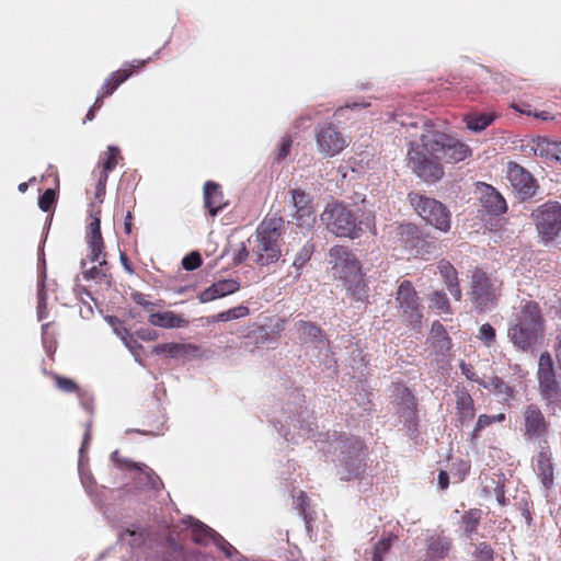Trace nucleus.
I'll use <instances>...</instances> for the list:
<instances>
[{"mask_svg":"<svg viewBox=\"0 0 561 561\" xmlns=\"http://www.w3.org/2000/svg\"><path fill=\"white\" fill-rule=\"evenodd\" d=\"M537 377L543 400L553 402L559 397V386L554 378L553 360L549 353H542L538 362Z\"/></svg>","mask_w":561,"mask_h":561,"instance_id":"2eb2a0df","label":"nucleus"},{"mask_svg":"<svg viewBox=\"0 0 561 561\" xmlns=\"http://www.w3.org/2000/svg\"><path fill=\"white\" fill-rule=\"evenodd\" d=\"M291 201H293L295 211L306 208L311 205V199H310L309 195L300 190L291 191Z\"/></svg>","mask_w":561,"mask_h":561,"instance_id":"ea45409f","label":"nucleus"},{"mask_svg":"<svg viewBox=\"0 0 561 561\" xmlns=\"http://www.w3.org/2000/svg\"><path fill=\"white\" fill-rule=\"evenodd\" d=\"M291 142L293 141L289 137L283 138V140L280 141V145H279V148L276 152L277 160H283L289 153Z\"/></svg>","mask_w":561,"mask_h":561,"instance_id":"864d4df0","label":"nucleus"},{"mask_svg":"<svg viewBox=\"0 0 561 561\" xmlns=\"http://www.w3.org/2000/svg\"><path fill=\"white\" fill-rule=\"evenodd\" d=\"M477 337L486 346L491 347L494 345L496 340V333L494 328L489 324L484 323L480 327Z\"/></svg>","mask_w":561,"mask_h":561,"instance_id":"e433bc0d","label":"nucleus"},{"mask_svg":"<svg viewBox=\"0 0 561 561\" xmlns=\"http://www.w3.org/2000/svg\"><path fill=\"white\" fill-rule=\"evenodd\" d=\"M46 307V295L45 293L41 289L38 291V318L42 320L43 318H45V313H44V309Z\"/></svg>","mask_w":561,"mask_h":561,"instance_id":"13d9d810","label":"nucleus"},{"mask_svg":"<svg viewBox=\"0 0 561 561\" xmlns=\"http://www.w3.org/2000/svg\"><path fill=\"white\" fill-rule=\"evenodd\" d=\"M107 176H108L107 174L101 173L100 178H99V181H98L95 197L98 199H100V202H102V197L105 194V186H106V182H107Z\"/></svg>","mask_w":561,"mask_h":561,"instance_id":"5fc2aeb1","label":"nucleus"},{"mask_svg":"<svg viewBox=\"0 0 561 561\" xmlns=\"http://www.w3.org/2000/svg\"><path fill=\"white\" fill-rule=\"evenodd\" d=\"M148 321L151 325L163 329L186 328L188 321L181 314L172 311L150 313Z\"/></svg>","mask_w":561,"mask_h":561,"instance_id":"5701e85b","label":"nucleus"},{"mask_svg":"<svg viewBox=\"0 0 561 561\" xmlns=\"http://www.w3.org/2000/svg\"><path fill=\"white\" fill-rule=\"evenodd\" d=\"M119 149L116 146H108L103 157V171L101 173L108 174L118 163Z\"/></svg>","mask_w":561,"mask_h":561,"instance_id":"f704fd0d","label":"nucleus"},{"mask_svg":"<svg viewBox=\"0 0 561 561\" xmlns=\"http://www.w3.org/2000/svg\"><path fill=\"white\" fill-rule=\"evenodd\" d=\"M480 202L482 207L490 214L501 215L506 211V202L503 196L491 185L485 183L478 184Z\"/></svg>","mask_w":561,"mask_h":561,"instance_id":"6ab92c4d","label":"nucleus"},{"mask_svg":"<svg viewBox=\"0 0 561 561\" xmlns=\"http://www.w3.org/2000/svg\"><path fill=\"white\" fill-rule=\"evenodd\" d=\"M122 342L124 345L130 351V353L135 356V359L139 362L138 352L142 350V346L128 333Z\"/></svg>","mask_w":561,"mask_h":561,"instance_id":"3c124183","label":"nucleus"},{"mask_svg":"<svg viewBox=\"0 0 561 561\" xmlns=\"http://www.w3.org/2000/svg\"><path fill=\"white\" fill-rule=\"evenodd\" d=\"M391 542L392 537H387L379 540L374 547L371 561H382V557L389 551Z\"/></svg>","mask_w":561,"mask_h":561,"instance_id":"a19ab883","label":"nucleus"},{"mask_svg":"<svg viewBox=\"0 0 561 561\" xmlns=\"http://www.w3.org/2000/svg\"><path fill=\"white\" fill-rule=\"evenodd\" d=\"M438 270L447 285L450 295L456 299H461V289L458 284L457 272L455 267L447 261H440Z\"/></svg>","mask_w":561,"mask_h":561,"instance_id":"c85d7f7f","label":"nucleus"},{"mask_svg":"<svg viewBox=\"0 0 561 561\" xmlns=\"http://www.w3.org/2000/svg\"><path fill=\"white\" fill-rule=\"evenodd\" d=\"M505 420L504 413H499L495 415H488V414H481L478 417L477 424L473 430V434L477 435L480 431L483 428L490 426L491 424L495 422H503Z\"/></svg>","mask_w":561,"mask_h":561,"instance_id":"c9c22d12","label":"nucleus"},{"mask_svg":"<svg viewBox=\"0 0 561 561\" xmlns=\"http://www.w3.org/2000/svg\"><path fill=\"white\" fill-rule=\"evenodd\" d=\"M55 381H56V386L62 391L72 392L77 389L76 383L71 379L60 377V376H55Z\"/></svg>","mask_w":561,"mask_h":561,"instance_id":"603ef678","label":"nucleus"},{"mask_svg":"<svg viewBox=\"0 0 561 561\" xmlns=\"http://www.w3.org/2000/svg\"><path fill=\"white\" fill-rule=\"evenodd\" d=\"M450 549V542L439 535L430 536L427 539L426 560L436 561L444 559Z\"/></svg>","mask_w":561,"mask_h":561,"instance_id":"cd10ccee","label":"nucleus"},{"mask_svg":"<svg viewBox=\"0 0 561 561\" xmlns=\"http://www.w3.org/2000/svg\"><path fill=\"white\" fill-rule=\"evenodd\" d=\"M467 128L472 131H481L485 129L492 122L493 116L485 113H474L465 116Z\"/></svg>","mask_w":561,"mask_h":561,"instance_id":"2f4dec72","label":"nucleus"},{"mask_svg":"<svg viewBox=\"0 0 561 561\" xmlns=\"http://www.w3.org/2000/svg\"><path fill=\"white\" fill-rule=\"evenodd\" d=\"M313 253V245L311 244H305L300 251L297 253L295 260H294V267H296L298 271L301 270L305 264L310 260L311 255Z\"/></svg>","mask_w":561,"mask_h":561,"instance_id":"58836bf2","label":"nucleus"},{"mask_svg":"<svg viewBox=\"0 0 561 561\" xmlns=\"http://www.w3.org/2000/svg\"><path fill=\"white\" fill-rule=\"evenodd\" d=\"M131 219H133V216L130 213H128L126 215L125 222H124V228H125L126 233L131 232Z\"/></svg>","mask_w":561,"mask_h":561,"instance_id":"0e129e2a","label":"nucleus"},{"mask_svg":"<svg viewBox=\"0 0 561 561\" xmlns=\"http://www.w3.org/2000/svg\"><path fill=\"white\" fill-rule=\"evenodd\" d=\"M27 187H28L27 183L23 182V183L19 184V187H18V188H19V191H20L21 193H25V192H26V190H27Z\"/></svg>","mask_w":561,"mask_h":561,"instance_id":"774afa93","label":"nucleus"},{"mask_svg":"<svg viewBox=\"0 0 561 561\" xmlns=\"http://www.w3.org/2000/svg\"><path fill=\"white\" fill-rule=\"evenodd\" d=\"M284 221L279 217L265 218L249 239L250 252L260 265H270L278 261L282 255L280 236Z\"/></svg>","mask_w":561,"mask_h":561,"instance_id":"20e7f679","label":"nucleus"},{"mask_svg":"<svg viewBox=\"0 0 561 561\" xmlns=\"http://www.w3.org/2000/svg\"><path fill=\"white\" fill-rule=\"evenodd\" d=\"M314 135L318 151L324 157L339 154L347 145L346 138L332 124L319 125Z\"/></svg>","mask_w":561,"mask_h":561,"instance_id":"4468645a","label":"nucleus"},{"mask_svg":"<svg viewBox=\"0 0 561 561\" xmlns=\"http://www.w3.org/2000/svg\"><path fill=\"white\" fill-rule=\"evenodd\" d=\"M89 439H90V427H88V428H87L85 434H84V437H83V443H82V446H81V449H80V454H81V456H80L79 467H81V463H82V454H83V450H84V448H85V446H87V444H88Z\"/></svg>","mask_w":561,"mask_h":561,"instance_id":"680f3d73","label":"nucleus"},{"mask_svg":"<svg viewBox=\"0 0 561 561\" xmlns=\"http://www.w3.org/2000/svg\"><path fill=\"white\" fill-rule=\"evenodd\" d=\"M396 304L400 318L409 327L416 329L423 318L419 296L409 280H403L397 289Z\"/></svg>","mask_w":561,"mask_h":561,"instance_id":"9d476101","label":"nucleus"},{"mask_svg":"<svg viewBox=\"0 0 561 561\" xmlns=\"http://www.w3.org/2000/svg\"><path fill=\"white\" fill-rule=\"evenodd\" d=\"M320 439L316 440L317 446L325 455H337V473L342 480H351L360 477L366 468L364 462L365 450L364 443L355 437H342L333 434H320Z\"/></svg>","mask_w":561,"mask_h":561,"instance_id":"f03ea898","label":"nucleus"},{"mask_svg":"<svg viewBox=\"0 0 561 561\" xmlns=\"http://www.w3.org/2000/svg\"><path fill=\"white\" fill-rule=\"evenodd\" d=\"M205 207L211 216H215L225 205L222 192L219 185L208 181L204 185Z\"/></svg>","mask_w":561,"mask_h":561,"instance_id":"393cba45","label":"nucleus"},{"mask_svg":"<svg viewBox=\"0 0 561 561\" xmlns=\"http://www.w3.org/2000/svg\"><path fill=\"white\" fill-rule=\"evenodd\" d=\"M531 150L535 156L547 160L561 161V142L547 138H537L533 141Z\"/></svg>","mask_w":561,"mask_h":561,"instance_id":"b1692460","label":"nucleus"},{"mask_svg":"<svg viewBox=\"0 0 561 561\" xmlns=\"http://www.w3.org/2000/svg\"><path fill=\"white\" fill-rule=\"evenodd\" d=\"M497 298V285L482 271H474L472 274L471 300L481 311L491 309Z\"/></svg>","mask_w":561,"mask_h":561,"instance_id":"ddd939ff","label":"nucleus"},{"mask_svg":"<svg viewBox=\"0 0 561 561\" xmlns=\"http://www.w3.org/2000/svg\"><path fill=\"white\" fill-rule=\"evenodd\" d=\"M201 264L202 257L198 252H192L182 260V265L186 271H194L199 267Z\"/></svg>","mask_w":561,"mask_h":561,"instance_id":"de8ad7c7","label":"nucleus"},{"mask_svg":"<svg viewBox=\"0 0 561 561\" xmlns=\"http://www.w3.org/2000/svg\"><path fill=\"white\" fill-rule=\"evenodd\" d=\"M491 383L496 393L503 397V400H508L513 398V389L502 379L493 378Z\"/></svg>","mask_w":561,"mask_h":561,"instance_id":"c03bdc74","label":"nucleus"},{"mask_svg":"<svg viewBox=\"0 0 561 561\" xmlns=\"http://www.w3.org/2000/svg\"><path fill=\"white\" fill-rule=\"evenodd\" d=\"M201 356V348L190 343H180L179 358L192 359Z\"/></svg>","mask_w":561,"mask_h":561,"instance_id":"37998d69","label":"nucleus"},{"mask_svg":"<svg viewBox=\"0 0 561 561\" xmlns=\"http://www.w3.org/2000/svg\"><path fill=\"white\" fill-rule=\"evenodd\" d=\"M524 419V435L528 438H539L546 435L548 431V423L541 410L535 405L529 404L523 412Z\"/></svg>","mask_w":561,"mask_h":561,"instance_id":"a211bd4d","label":"nucleus"},{"mask_svg":"<svg viewBox=\"0 0 561 561\" xmlns=\"http://www.w3.org/2000/svg\"><path fill=\"white\" fill-rule=\"evenodd\" d=\"M449 484V477L445 471H440L438 474V486L442 490H445L448 488Z\"/></svg>","mask_w":561,"mask_h":561,"instance_id":"bf43d9fd","label":"nucleus"},{"mask_svg":"<svg viewBox=\"0 0 561 561\" xmlns=\"http://www.w3.org/2000/svg\"><path fill=\"white\" fill-rule=\"evenodd\" d=\"M55 202V192L53 190H46L39 197L38 206L42 210L48 211Z\"/></svg>","mask_w":561,"mask_h":561,"instance_id":"8fccbe9b","label":"nucleus"},{"mask_svg":"<svg viewBox=\"0 0 561 561\" xmlns=\"http://www.w3.org/2000/svg\"><path fill=\"white\" fill-rule=\"evenodd\" d=\"M474 558L476 561H492L493 550L488 543L481 542L476 549Z\"/></svg>","mask_w":561,"mask_h":561,"instance_id":"49530a36","label":"nucleus"},{"mask_svg":"<svg viewBox=\"0 0 561 561\" xmlns=\"http://www.w3.org/2000/svg\"><path fill=\"white\" fill-rule=\"evenodd\" d=\"M409 137L408 168L425 182H437L444 176L442 162L458 163L471 156L468 145L446 135L423 118L407 117L400 121Z\"/></svg>","mask_w":561,"mask_h":561,"instance_id":"f257e3e1","label":"nucleus"},{"mask_svg":"<svg viewBox=\"0 0 561 561\" xmlns=\"http://www.w3.org/2000/svg\"><path fill=\"white\" fill-rule=\"evenodd\" d=\"M542 333V319L538 305L526 301L519 312L511 319L507 328V336L516 348L527 351Z\"/></svg>","mask_w":561,"mask_h":561,"instance_id":"7ed1b4c3","label":"nucleus"},{"mask_svg":"<svg viewBox=\"0 0 561 561\" xmlns=\"http://www.w3.org/2000/svg\"><path fill=\"white\" fill-rule=\"evenodd\" d=\"M535 470L541 480L542 485L549 489L553 484V467L550 455L547 450H542L536 457Z\"/></svg>","mask_w":561,"mask_h":561,"instance_id":"bb28decb","label":"nucleus"},{"mask_svg":"<svg viewBox=\"0 0 561 561\" xmlns=\"http://www.w3.org/2000/svg\"><path fill=\"white\" fill-rule=\"evenodd\" d=\"M240 284L236 279H220L214 283L211 286L203 290L198 295V299L202 304L209 302L211 300L222 298L227 295L233 294L239 290Z\"/></svg>","mask_w":561,"mask_h":561,"instance_id":"412c9836","label":"nucleus"},{"mask_svg":"<svg viewBox=\"0 0 561 561\" xmlns=\"http://www.w3.org/2000/svg\"><path fill=\"white\" fill-rule=\"evenodd\" d=\"M106 322L110 324V327L113 329V332L123 340L129 332L128 330L123 325L119 319L115 317H106Z\"/></svg>","mask_w":561,"mask_h":561,"instance_id":"09e8293b","label":"nucleus"},{"mask_svg":"<svg viewBox=\"0 0 561 561\" xmlns=\"http://www.w3.org/2000/svg\"><path fill=\"white\" fill-rule=\"evenodd\" d=\"M137 335L144 341H153L158 337V333L153 330H139Z\"/></svg>","mask_w":561,"mask_h":561,"instance_id":"4d7b16f0","label":"nucleus"},{"mask_svg":"<svg viewBox=\"0 0 561 561\" xmlns=\"http://www.w3.org/2000/svg\"><path fill=\"white\" fill-rule=\"evenodd\" d=\"M387 234L389 245L408 256H424L430 253V244L421 237L419 228L412 224L390 226Z\"/></svg>","mask_w":561,"mask_h":561,"instance_id":"6e6552de","label":"nucleus"},{"mask_svg":"<svg viewBox=\"0 0 561 561\" xmlns=\"http://www.w3.org/2000/svg\"><path fill=\"white\" fill-rule=\"evenodd\" d=\"M249 314L248 307L244 306H238L234 308H231L229 310L219 312L218 314H215L210 318L209 322H218V321H230L239 318H243Z\"/></svg>","mask_w":561,"mask_h":561,"instance_id":"473e14b6","label":"nucleus"},{"mask_svg":"<svg viewBox=\"0 0 561 561\" xmlns=\"http://www.w3.org/2000/svg\"><path fill=\"white\" fill-rule=\"evenodd\" d=\"M147 60H134L129 67L131 68H141L146 65Z\"/></svg>","mask_w":561,"mask_h":561,"instance_id":"69168bd1","label":"nucleus"},{"mask_svg":"<svg viewBox=\"0 0 561 561\" xmlns=\"http://www.w3.org/2000/svg\"><path fill=\"white\" fill-rule=\"evenodd\" d=\"M330 264L333 276L344 283L346 290L355 300L362 301L367 296L359 261L346 248L335 245L330 250Z\"/></svg>","mask_w":561,"mask_h":561,"instance_id":"39448f33","label":"nucleus"},{"mask_svg":"<svg viewBox=\"0 0 561 561\" xmlns=\"http://www.w3.org/2000/svg\"><path fill=\"white\" fill-rule=\"evenodd\" d=\"M480 519L481 512L479 510H470L462 516L463 530L468 536L476 531Z\"/></svg>","mask_w":561,"mask_h":561,"instance_id":"72a5a7b5","label":"nucleus"},{"mask_svg":"<svg viewBox=\"0 0 561 561\" xmlns=\"http://www.w3.org/2000/svg\"><path fill=\"white\" fill-rule=\"evenodd\" d=\"M327 229L336 237L358 238L365 229L375 233V217L367 215L357 222L352 211L342 203L329 204L320 216Z\"/></svg>","mask_w":561,"mask_h":561,"instance_id":"423d86ee","label":"nucleus"},{"mask_svg":"<svg viewBox=\"0 0 561 561\" xmlns=\"http://www.w3.org/2000/svg\"><path fill=\"white\" fill-rule=\"evenodd\" d=\"M432 306L439 312L448 311V299L444 293L435 291L431 298Z\"/></svg>","mask_w":561,"mask_h":561,"instance_id":"a18cd8bd","label":"nucleus"},{"mask_svg":"<svg viewBox=\"0 0 561 561\" xmlns=\"http://www.w3.org/2000/svg\"><path fill=\"white\" fill-rule=\"evenodd\" d=\"M431 339L438 352L445 353L450 350V340L445 328L439 322H434L431 328Z\"/></svg>","mask_w":561,"mask_h":561,"instance_id":"c756f323","label":"nucleus"},{"mask_svg":"<svg viewBox=\"0 0 561 561\" xmlns=\"http://www.w3.org/2000/svg\"><path fill=\"white\" fill-rule=\"evenodd\" d=\"M126 536L134 537L136 536V531L127 529L125 533L121 535V538L125 539Z\"/></svg>","mask_w":561,"mask_h":561,"instance_id":"338daca9","label":"nucleus"},{"mask_svg":"<svg viewBox=\"0 0 561 561\" xmlns=\"http://www.w3.org/2000/svg\"><path fill=\"white\" fill-rule=\"evenodd\" d=\"M409 201L427 224L443 232L449 231L450 213L440 202L417 193H410Z\"/></svg>","mask_w":561,"mask_h":561,"instance_id":"1a4fd4ad","label":"nucleus"},{"mask_svg":"<svg viewBox=\"0 0 561 561\" xmlns=\"http://www.w3.org/2000/svg\"><path fill=\"white\" fill-rule=\"evenodd\" d=\"M535 220L542 241H553L561 233V206L557 203L542 205L536 210Z\"/></svg>","mask_w":561,"mask_h":561,"instance_id":"9b49d317","label":"nucleus"},{"mask_svg":"<svg viewBox=\"0 0 561 561\" xmlns=\"http://www.w3.org/2000/svg\"><path fill=\"white\" fill-rule=\"evenodd\" d=\"M460 369L467 379H469L471 381H478L477 375L470 365L466 364L465 362H461Z\"/></svg>","mask_w":561,"mask_h":561,"instance_id":"6e6d98bb","label":"nucleus"},{"mask_svg":"<svg viewBox=\"0 0 561 561\" xmlns=\"http://www.w3.org/2000/svg\"><path fill=\"white\" fill-rule=\"evenodd\" d=\"M121 262H122V264H123L124 268H125L128 273H130V274H131V273H133V268H131V265H130V263H129V261H128V259H127V256H126V254H125V253H121Z\"/></svg>","mask_w":561,"mask_h":561,"instance_id":"e2e57ef3","label":"nucleus"},{"mask_svg":"<svg viewBox=\"0 0 561 561\" xmlns=\"http://www.w3.org/2000/svg\"><path fill=\"white\" fill-rule=\"evenodd\" d=\"M296 328L300 339L307 343H316V347L319 348L320 352L324 351L325 356L328 355V343L322 339L319 328L305 321H299Z\"/></svg>","mask_w":561,"mask_h":561,"instance_id":"a878e982","label":"nucleus"},{"mask_svg":"<svg viewBox=\"0 0 561 561\" xmlns=\"http://www.w3.org/2000/svg\"><path fill=\"white\" fill-rule=\"evenodd\" d=\"M131 75L129 69H122L114 72L108 80L103 84L99 96L96 98L94 104L90 108L87 114L85 119L91 121L94 116V111L99 110L102 105V99L106 95L112 94L125 80H127Z\"/></svg>","mask_w":561,"mask_h":561,"instance_id":"aec40b11","label":"nucleus"},{"mask_svg":"<svg viewBox=\"0 0 561 561\" xmlns=\"http://www.w3.org/2000/svg\"><path fill=\"white\" fill-rule=\"evenodd\" d=\"M88 253L82 260V275L85 280L99 282L106 276V253L101 233V221L98 215L92 217L87 231Z\"/></svg>","mask_w":561,"mask_h":561,"instance_id":"0eeeda50","label":"nucleus"},{"mask_svg":"<svg viewBox=\"0 0 561 561\" xmlns=\"http://www.w3.org/2000/svg\"><path fill=\"white\" fill-rule=\"evenodd\" d=\"M456 397V414L460 423L469 422L474 416V403L470 393L465 388L457 387Z\"/></svg>","mask_w":561,"mask_h":561,"instance_id":"4be33fe9","label":"nucleus"},{"mask_svg":"<svg viewBox=\"0 0 561 561\" xmlns=\"http://www.w3.org/2000/svg\"><path fill=\"white\" fill-rule=\"evenodd\" d=\"M129 466L134 467L139 471L140 476H144V479L146 480V484L151 488H157L159 478L154 474V472L149 469L147 466H140L137 463H129Z\"/></svg>","mask_w":561,"mask_h":561,"instance_id":"79ce46f5","label":"nucleus"},{"mask_svg":"<svg viewBox=\"0 0 561 561\" xmlns=\"http://www.w3.org/2000/svg\"><path fill=\"white\" fill-rule=\"evenodd\" d=\"M293 219L295 220V224L306 230H311L316 224V211L312 207V205L296 210L293 215Z\"/></svg>","mask_w":561,"mask_h":561,"instance_id":"7c9ffc66","label":"nucleus"},{"mask_svg":"<svg viewBox=\"0 0 561 561\" xmlns=\"http://www.w3.org/2000/svg\"><path fill=\"white\" fill-rule=\"evenodd\" d=\"M133 299L134 301L137 304V305H140V306H150L151 304L145 298V296L140 293H136L134 294L133 296Z\"/></svg>","mask_w":561,"mask_h":561,"instance_id":"052dcab7","label":"nucleus"},{"mask_svg":"<svg viewBox=\"0 0 561 561\" xmlns=\"http://www.w3.org/2000/svg\"><path fill=\"white\" fill-rule=\"evenodd\" d=\"M506 178L513 191L520 198H528L535 194L536 185L533 176L519 164L513 162L508 163Z\"/></svg>","mask_w":561,"mask_h":561,"instance_id":"f3484780","label":"nucleus"},{"mask_svg":"<svg viewBox=\"0 0 561 561\" xmlns=\"http://www.w3.org/2000/svg\"><path fill=\"white\" fill-rule=\"evenodd\" d=\"M184 523L188 525L191 537L196 543L208 545L213 542L226 554L227 558L237 560L236 556L238 554V551L236 548L231 546L227 540H225L214 529L191 516L184 519Z\"/></svg>","mask_w":561,"mask_h":561,"instance_id":"f8f14e48","label":"nucleus"},{"mask_svg":"<svg viewBox=\"0 0 561 561\" xmlns=\"http://www.w3.org/2000/svg\"><path fill=\"white\" fill-rule=\"evenodd\" d=\"M393 398L397 405V411L401 421L410 431L416 430L417 413L416 403L411 391L401 385L393 388Z\"/></svg>","mask_w":561,"mask_h":561,"instance_id":"dca6fc26","label":"nucleus"},{"mask_svg":"<svg viewBox=\"0 0 561 561\" xmlns=\"http://www.w3.org/2000/svg\"><path fill=\"white\" fill-rule=\"evenodd\" d=\"M180 343H164L156 345L152 352L157 355L165 354L171 358H179Z\"/></svg>","mask_w":561,"mask_h":561,"instance_id":"4c0bfd02","label":"nucleus"}]
</instances>
